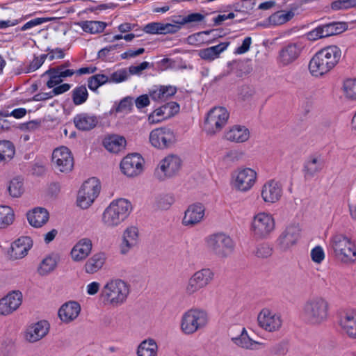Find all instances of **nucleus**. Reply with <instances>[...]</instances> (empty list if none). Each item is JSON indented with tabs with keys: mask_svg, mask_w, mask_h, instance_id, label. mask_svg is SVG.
<instances>
[{
	"mask_svg": "<svg viewBox=\"0 0 356 356\" xmlns=\"http://www.w3.org/2000/svg\"><path fill=\"white\" fill-rule=\"evenodd\" d=\"M341 50L336 45L326 47L316 52L309 63L310 74L321 77L330 72L339 62Z\"/></svg>",
	"mask_w": 356,
	"mask_h": 356,
	"instance_id": "f257e3e1",
	"label": "nucleus"
},
{
	"mask_svg": "<svg viewBox=\"0 0 356 356\" xmlns=\"http://www.w3.org/2000/svg\"><path fill=\"white\" fill-rule=\"evenodd\" d=\"M330 303L322 296L310 297L302 306L301 315L309 325L318 326L324 324L329 318Z\"/></svg>",
	"mask_w": 356,
	"mask_h": 356,
	"instance_id": "f03ea898",
	"label": "nucleus"
},
{
	"mask_svg": "<svg viewBox=\"0 0 356 356\" xmlns=\"http://www.w3.org/2000/svg\"><path fill=\"white\" fill-rule=\"evenodd\" d=\"M132 211L131 203L126 199L113 200L102 216L103 225L109 229L120 226L129 217Z\"/></svg>",
	"mask_w": 356,
	"mask_h": 356,
	"instance_id": "7ed1b4c3",
	"label": "nucleus"
},
{
	"mask_svg": "<svg viewBox=\"0 0 356 356\" xmlns=\"http://www.w3.org/2000/svg\"><path fill=\"white\" fill-rule=\"evenodd\" d=\"M130 286L121 279H112L103 286L100 298L105 305L118 307L126 302Z\"/></svg>",
	"mask_w": 356,
	"mask_h": 356,
	"instance_id": "20e7f679",
	"label": "nucleus"
},
{
	"mask_svg": "<svg viewBox=\"0 0 356 356\" xmlns=\"http://www.w3.org/2000/svg\"><path fill=\"white\" fill-rule=\"evenodd\" d=\"M330 245L336 258L343 264L356 262V246L350 238L342 234H335L330 241Z\"/></svg>",
	"mask_w": 356,
	"mask_h": 356,
	"instance_id": "39448f33",
	"label": "nucleus"
},
{
	"mask_svg": "<svg viewBox=\"0 0 356 356\" xmlns=\"http://www.w3.org/2000/svg\"><path fill=\"white\" fill-rule=\"evenodd\" d=\"M208 321V314L205 311L191 309L183 314L180 321V329L185 334H193L205 327Z\"/></svg>",
	"mask_w": 356,
	"mask_h": 356,
	"instance_id": "423d86ee",
	"label": "nucleus"
},
{
	"mask_svg": "<svg viewBox=\"0 0 356 356\" xmlns=\"http://www.w3.org/2000/svg\"><path fill=\"white\" fill-rule=\"evenodd\" d=\"M208 250L218 258L224 259L234 252L235 244L227 234L218 232L209 236L206 240Z\"/></svg>",
	"mask_w": 356,
	"mask_h": 356,
	"instance_id": "0eeeda50",
	"label": "nucleus"
},
{
	"mask_svg": "<svg viewBox=\"0 0 356 356\" xmlns=\"http://www.w3.org/2000/svg\"><path fill=\"white\" fill-rule=\"evenodd\" d=\"M100 189V183L95 177L90 178L84 181L78 192L77 206L83 209L89 208L98 197Z\"/></svg>",
	"mask_w": 356,
	"mask_h": 356,
	"instance_id": "6e6552de",
	"label": "nucleus"
},
{
	"mask_svg": "<svg viewBox=\"0 0 356 356\" xmlns=\"http://www.w3.org/2000/svg\"><path fill=\"white\" fill-rule=\"evenodd\" d=\"M257 177V172L254 169L240 167L232 173L231 184L236 191L247 192L254 185Z\"/></svg>",
	"mask_w": 356,
	"mask_h": 356,
	"instance_id": "1a4fd4ad",
	"label": "nucleus"
},
{
	"mask_svg": "<svg viewBox=\"0 0 356 356\" xmlns=\"http://www.w3.org/2000/svg\"><path fill=\"white\" fill-rule=\"evenodd\" d=\"M258 326L269 333L280 332L283 327L284 319L281 314L269 308H263L257 318Z\"/></svg>",
	"mask_w": 356,
	"mask_h": 356,
	"instance_id": "9d476101",
	"label": "nucleus"
},
{
	"mask_svg": "<svg viewBox=\"0 0 356 356\" xmlns=\"http://www.w3.org/2000/svg\"><path fill=\"white\" fill-rule=\"evenodd\" d=\"M275 222L273 216L266 212H260L253 217L251 230L256 238H268L275 230Z\"/></svg>",
	"mask_w": 356,
	"mask_h": 356,
	"instance_id": "9b49d317",
	"label": "nucleus"
},
{
	"mask_svg": "<svg viewBox=\"0 0 356 356\" xmlns=\"http://www.w3.org/2000/svg\"><path fill=\"white\" fill-rule=\"evenodd\" d=\"M229 118L228 111L222 106L211 108L207 113L204 122L206 131L209 134H215L222 130L226 125Z\"/></svg>",
	"mask_w": 356,
	"mask_h": 356,
	"instance_id": "f8f14e48",
	"label": "nucleus"
},
{
	"mask_svg": "<svg viewBox=\"0 0 356 356\" xmlns=\"http://www.w3.org/2000/svg\"><path fill=\"white\" fill-rule=\"evenodd\" d=\"M53 168L58 172L67 173L72 170L74 158L70 150L64 146L56 148L52 153Z\"/></svg>",
	"mask_w": 356,
	"mask_h": 356,
	"instance_id": "ddd939ff",
	"label": "nucleus"
},
{
	"mask_svg": "<svg viewBox=\"0 0 356 356\" xmlns=\"http://www.w3.org/2000/svg\"><path fill=\"white\" fill-rule=\"evenodd\" d=\"M305 46L301 42H290L282 47L277 57V62L282 67L294 63L300 57Z\"/></svg>",
	"mask_w": 356,
	"mask_h": 356,
	"instance_id": "4468645a",
	"label": "nucleus"
},
{
	"mask_svg": "<svg viewBox=\"0 0 356 356\" xmlns=\"http://www.w3.org/2000/svg\"><path fill=\"white\" fill-rule=\"evenodd\" d=\"M149 141L152 147L164 149L173 145L175 142V135L170 128L159 127L149 133Z\"/></svg>",
	"mask_w": 356,
	"mask_h": 356,
	"instance_id": "2eb2a0df",
	"label": "nucleus"
},
{
	"mask_svg": "<svg viewBox=\"0 0 356 356\" xmlns=\"http://www.w3.org/2000/svg\"><path fill=\"white\" fill-rule=\"evenodd\" d=\"M213 273L209 268H203L195 272L188 280L185 288L188 295H193L206 287L213 280Z\"/></svg>",
	"mask_w": 356,
	"mask_h": 356,
	"instance_id": "dca6fc26",
	"label": "nucleus"
},
{
	"mask_svg": "<svg viewBox=\"0 0 356 356\" xmlns=\"http://www.w3.org/2000/svg\"><path fill=\"white\" fill-rule=\"evenodd\" d=\"M181 161L177 155H168L162 159L155 170V175L159 179H164L175 175L181 168Z\"/></svg>",
	"mask_w": 356,
	"mask_h": 356,
	"instance_id": "f3484780",
	"label": "nucleus"
},
{
	"mask_svg": "<svg viewBox=\"0 0 356 356\" xmlns=\"http://www.w3.org/2000/svg\"><path fill=\"white\" fill-rule=\"evenodd\" d=\"M205 213L206 208L202 203L191 204L185 210L181 223L185 227H194L204 220Z\"/></svg>",
	"mask_w": 356,
	"mask_h": 356,
	"instance_id": "a211bd4d",
	"label": "nucleus"
},
{
	"mask_svg": "<svg viewBox=\"0 0 356 356\" xmlns=\"http://www.w3.org/2000/svg\"><path fill=\"white\" fill-rule=\"evenodd\" d=\"M346 24L342 22H332L319 26L307 33L310 40L329 37L342 33L346 30Z\"/></svg>",
	"mask_w": 356,
	"mask_h": 356,
	"instance_id": "6ab92c4d",
	"label": "nucleus"
},
{
	"mask_svg": "<svg viewBox=\"0 0 356 356\" xmlns=\"http://www.w3.org/2000/svg\"><path fill=\"white\" fill-rule=\"evenodd\" d=\"M143 162V159L138 154H129L122 160L120 168L127 177H136L142 172Z\"/></svg>",
	"mask_w": 356,
	"mask_h": 356,
	"instance_id": "aec40b11",
	"label": "nucleus"
},
{
	"mask_svg": "<svg viewBox=\"0 0 356 356\" xmlns=\"http://www.w3.org/2000/svg\"><path fill=\"white\" fill-rule=\"evenodd\" d=\"M282 195V185L274 179L266 181L261 190V197L266 204H275L279 202Z\"/></svg>",
	"mask_w": 356,
	"mask_h": 356,
	"instance_id": "412c9836",
	"label": "nucleus"
},
{
	"mask_svg": "<svg viewBox=\"0 0 356 356\" xmlns=\"http://www.w3.org/2000/svg\"><path fill=\"white\" fill-rule=\"evenodd\" d=\"M300 234L299 224H291L286 227L277 239L280 249L287 250L296 244Z\"/></svg>",
	"mask_w": 356,
	"mask_h": 356,
	"instance_id": "4be33fe9",
	"label": "nucleus"
},
{
	"mask_svg": "<svg viewBox=\"0 0 356 356\" xmlns=\"http://www.w3.org/2000/svg\"><path fill=\"white\" fill-rule=\"evenodd\" d=\"M23 296L19 291H13L0 299V314L10 315L22 303Z\"/></svg>",
	"mask_w": 356,
	"mask_h": 356,
	"instance_id": "5701e85b",
	"label": "nucleus"
},
{
	"mask_svg": "<svg viewBox=\"0 0 356 356\" xmlns=\"http://www.w3.org/2000/svg\"><path fill=\"white\" fill-rule=\"evenodd\" d=\"M139 242V231L137 227L128 226L122 235L120 252L122 254H128Z\"/></svg>",
	"mask_w": 356,
	"mask_h": 356,
	"instance_id": "b1692460",
	"label": "nucleus"
},
{
	"mask_svg": "<svg viewBox=\"0 0 356 356\" xmlns=\"http://www.w3.org/2000/svg\"><path fill=\"white\" fill-rule=\"evenodd\" d=\"M33 247V241L29 236H21L11 245L8 252L10 258L16 260L24 258Z\"/></svg>",
	"mask_w": 356,
	"mask_h": 356,
	"instance_id": "393cba45",
	"label": "nucleus"
},
{
	"mask_svg": "<svg viewBox=\"0 0 356 356\" xmlns=\"http://www.w3.org/2000/svg\"><path fill=\"white\" fill-rule=\"evenodd\" d=\"M49 329V325L46 321H40L29 325L24 332L25 339L31 343L38 341L44 337Z\"/></svg>",
	"mask_w": 356,
	"mask_h": 356,
	"instance_id": "a878e982",
	"label": "nucleus"
},
{
	"mask_svg": "<svg viewBox=\"0 0 356 356\" xmlns=\"http://www.w3.org/2000/svg\"><path fill=\"white\" fill-rule=\"evenodd\" d=\"M92 248V243L90 238L80 239L70 252L72 259L76 262L84 261L91 253Z\"/></svg>",
	"mask_w": 356,
	"mask_h": 356,
	"instance_id": "bb28decb",
	"label": "nucleus"
},
{
	"mask_svg": "<svg viewBox=\"0 0 356 356\" xmlns=\"http://www.w3.org/2000/svg\"><path fill=\"white\" fill-rule=\"evenodd\" d=\"M231 341L237 347L248 350H257L265 346V343L250 338L245 327L242 328L238 336L232 337Z\"/></svg>",
	"mask_w": 356,
	"mask_h": 356,
	"instance_id": "cd10ccee",
	"label": "nucleus"
},
{
	"mask_svg": "<svg viewBox=\"0 0 356 356\" xmlns=\"http://www.w3.org/2000/svg\"><path fill=\"white\" fill-rule=\"evenodd\" d=\"M81 312V305L76 301H69L63 304L58 310L60 319L68 323L75 320Z\"/></svg>",
	"mask_w": 356,
	"mask_h": 356,
	"instance_id": "c85d7f7f",
	"label": "nucleus"
},
{
	"mask_svg": "<svg viewBox=\"0 0 356 356\" xmlns=\"http://www.w3.org/2000/svg\"><path fill=\"white\" fill-rule=\"evenodd\" d=\"M29 223L33 227H42L49 220V216L47 209L41 207L35 208L27 213Z\"/></svg>",
	"mask_w": 356,
	"mask_h": 356,
	"instance_id": "c756f323",
	"label": "nucleus"
},
{
	"mask_svg": "<svg viewBox=\"0 0 356 356\" xmlns=\"http://www.w3.org/2000/svg\"><path fill=\"white\" fill-rule=\"evenodd\" d=\"M250 138V131L247 127L242 125H234L225 133L227 140L235 143H243Z\"/></svg>",
	"mask_w": 356,
	"mask_h": 356,
	"instance_id": "7c9ffc66",
	"label": "nucleus"
},
{
	"mask_svg": "<svg viewBox=\"0 0 356 356\" xmlns=\"http://www.w3.org/2000/svg\"><path fill=\"white\" fill-rule=\"evenodd\" d=\"M340 325L350 337L356 339V312L344 314L340 319Z\"/></svg>",
	"mask_w": 356,
	"mask_h": 356,
	"instance_id": "2f4dec72",
	"label": "nucleus"
},
{
	"mask_svg": "<svg viewBox=\"0 0 356 356\" xmlns=\"http://www.w3.org/2000/svg\"><path fill=\"white\" fill-rule=\"evenodd\" d=\"M229 42H222L217 45L200 49L198 56L203 60L207 61H212L220 56L229 46Z\"/></svg>",
	"mask_w": 356,
	"mask_h": 356,
	"instance_id": "473e14b6",
	"label": "nucleus"
},
{
	"mask_svg": "<svg viewBox=\"0 0 356 356\" xmlns=\"http://www.w3.org/2000/svg\"><path fill=\"white\" fill-rule=\"evenodd\" d=\"M106 260V257L103 252H98L93 254L88 259L84 266L86 273L94 274L100 270Z\"/></svg>",
	"mask_w": 356,
	"mask_h": 356,
	"instance_id": "72a5a7b5",
	"label": "nucleus"
},
{
	"mask_svg": "<svg viewBox=\"0 0 356 356\" xmlns=\"http://www.w3.org/2000/svg\"><path fill=\"white\" fill-rule=\"evenodd\" d=\"M103 145L110 152L117 153L124 148L126 140L121 136L111 135L104 139Z\"/></svg>",
	"mask_w": 356,
	"mask_h": 356,
	"instance_id": "f704fd0d",
	"label": "nucleus"
},
{
	"mask_svg": "<svg viewBox=\"0 0 356 356\" xmlns=\"http://www.w3.org/2000/svg\"><path fill=\"white\" fill-rule=\"evenodd\" d=\"M97 118L94 115H89L86 113L77 115L74 118V123L76 127L82 131H88L97 125Z\"/></svg>",
	"mask_w": 356,
	"mask_h": 356,
	"instance_id": "c9c22d12",
	"label": "nucleus"
},
{
	"mask_svg": "<svg viewBox=\"0 0 356 356\" xmlns=\"http://www.w3.org/2000/svg\"><path fill=\"white\" fill-rule=\"evenodd\" d=\"M176 92V87L172 86H162L150 91L149 95L152 100L162 102L173 96Z\"/></svg>",
	"mask_w": 356,
	"mask_h": 356,
	"instance_id": "e433bc0d",
	"label": "nucleus"
},
{
	"mask_svg": "<svg viewBox=\"0 0 356 356\" xmlns=\"http://www.w3.org/2000/svg\"><path fill=\"white\" fill-rule=\"evenodd\" d=\"M157 353L158 345L152 338L142 341L136 350L137 356H157Z\"/></svg>",
	"mask_w": 356,
	"mask_h": 356,
	"instance_id": "4c0bfd02",
	"label": "nucleus"
},
{
	"mask_svg": "<svg viewBox=\"0 0 356 356\" xmlns=\"http://www.w3.org/2000/svg\"><path fill=\"white\" fill-rule=\"evenodd\" d=\"M323 167V161L318 156H310L305 163L304 175L306 178H311L318 173Z\"/></svg>",
	"mask_w": 356,
	"mask_h": 356,
	"instance_id": "58836bf2",
	"label": "nucleus"
},
{
	"mask_svg": "<svg viewBox=\"0 0 356 356\" xmlns=\"http://www.w3.org/2000/svg\"><path fill=\"white\" fill-rule=\"evenodd\" d=\"M294 17V13L291 10H280L272 14L268 18V22L270 25L280 26Z\"/></svg>",
	"mask_w": 356,
	"mask_h": 356,
	"instance_id": "ea45409f",
	"label": "nucleus"
},
{
	"mask_svg": "<svg viewBox=\"0 0 356 356\" xmlns=\"http://www.w3.org/2000/svg\"><path fill=\"white\" fill-rule=\"evenodd\" d=\"M58 257L51 254L44 258L40 262L38 272L40 275H47L52 272L56 267Z\"/></svg>",
	"mask_w": 356,
	"mask_h": 356,
	"instance_id": "a19ab883",
	"label": "nucleus"
},
{
	"mask_svg": "<svg viewBox=\"0 0 356 356\" xmlns=\"http://www.w3.org/2000/svg\"><path fill=\"white\" fill-rule=\"evenodd\" d=\"M15 214L11 207L0 206V229H5L14 222Z\"/></svg>",
	"mask_w": 356,
	"mask_h": 356,
	"instance_id": "79ce46f5",
	"label": "nucleus"
},
{
	"mask_svg": "<svg viewBox=\"0 0 356 356\" xmlns=\"http://www.w3.org/2000/svg\"><path fill=\"white\" fill-rule=\"evenodd\" d=\"M343 94L346 99L356 101V78H348L343 81Z\"/></svg>",
	"mask_w": 356,
	"mask_h": 356,
	"instance_id": "37998d69",
	"label": "nucleus"
},
{
	"mask_svg": "<svg viewBox=\"0 0 356 356\" xmlns=\"http://www.w3.org/2000/svg\"><path fill=\"white\" fill-rule=\"evenodd\" d=\"M15 154V147L8 140L0 141V163L10 161Z\"/></svg>",
	"mask_w": 356,
	"mask_h": 356,
	"instance_id": "c03bdc74",
	"label": "nucleus"
},
{
	"mask_svg": "<svg viewBox=\"0 0 356 356\" xmlns=\"http://www.w3.org/2000/svg\"><path fill=\"white\" fill-rule=\"evenodd\" d=\"M82 29L87 33L95 34L102 32L106 24L100 21H86L79 24Z\"/></svg>",
	"mask_w": 356,
	"mask_h": 356,
	"instance_id": "a18cd8bd",
	"label": "nucleus"
},
{
	"mask_svg": "<svg viewBox=\"0 0 356 356\" xmlns=\"http://www.w3.org/2000/svg\"><path fill=\"white\" fill-rule=\"evenodd\" d=\"M243 152L238 149L230 150L221 158V161L225 165H232L243 159Z\"/></svg>",
	"mask_w": 356,
	"mask_h": 356,
	"instance_id": "49530a36",
	"label": "nucleus"
},
{
	"mask_svg": "<svg viewBox=\"0 0 356 356\" xmlns=\"http://www.w3.org/2000/svg\"><path fill=\"white\" fill-rule=\"evenodd\" d=\"M88 92L84 86L75 88L72 90V99L75 105L83 104L88 99Z\"/></svg>",
	"mask_w": 356,
	"mask_h": 356,
	"instance_id": "de8ad7c7",
	"label": "nucleus"
},
{
	"mask_svg": "<svg viewBox=\"0 0 356 356\" xmlns=\"http://www.w3.org/2000/svg\"><path fill=\"white\" fill-rule=\"evenodd\" d=\"M106 83H108V76L102 74H97L89 78L88 86L91 90L96 91L99 87Z\"/></svg>",
	"mask_w": 356,
	"mask_h": 356,
	"instance_id": "09e8293b",
	"label": "nucleus"
},
{
	"mask_svg": "<svg viewBox=\"0 0 356 356\" xmlns=\"http://www.w3.org/2000/svg\"><path fill=\"white\" fill-rule=\"evenodd\" d=\"M174 201L175 200L172 195L165 194L158 196L155 203L158 209L167 210L171 207Z\"/></svg>",
	"mask_w": 356,
	"mask_h": 356,
	"instance_id": "8fccbe9b",
	"label": "nucleus"
},
{
	"mask_svg": "<svg viewBox=\"0 0 356 356\" xmlns=\"http://www.w3.org/2000/svg\"><path fill=\"white\" fill-rule=\"evenodd\" d=\"M8 191L10 195L14 197H19L23 193V184L19 178L13 179L10 181Z\"/></svg>",
	"mask_w": 356,
	"mask_h": 356,
	"instance_id": "3c124183",
	"label": "nucleus"
},
{
	"mask_svg": "<svg viewBox=\"0 0 356 356\" xmlns=\"http://www.w3.org/2000/svg\"><path fill=\"white\" fill-rule=\"evenodd\" d=\"M46 74L50 76L49 80L47 83V86L49 88H54L56 85L62 82L61 76H60L58 70H56L55 67L47 70L42 76Z\"/></svg>",
	"mask_w": 356,
	"mask_h": 356,
	"instance_id": "603ef678",
	"label": "nucleus"
},
{
	"mask_svg": "<svg viewBox=\"0 0 356 356\" xmlns=\"http://www.w3.org/2000/svg\"><path fill=\"white\" fill-rule=\"evenodd\" d=\"M129 72L126 69H120L113 72L108 77V83H119L128 79Z\"/></svg>",
	"mask_w": 356,
	"mask_h": 356,
	"instance_id": "864d4df0",
	"label": "nucleus"
},
{
	"mask_svg": "<svg viewBox=\"0 0 356 356\" xmlns=\"http://www.w3.org/2000/svg\"><path fill=\"white\" fill-rule=\"evenodd\" d=\"M165 113L163 112L161 106L159 108L154 110L152 113H151L148 116V122L149 124H154L162 122L163 120L168 119V117L165 116Z\"/></svg>",
	"mask_w": 356,
	"mask_h": 356,
	"instance_id": "5fc2aeb1",
	"label": "nucleus"
},
{
	"mask_svg": "<svg viewBox=\"0 0 356 356\" xmlns=\"http://www.w3.org/2000/svg\"><path fill=\"white\" fill-rule=\"evenodd\" d=\"M204 15H203L202 14L194 13L184 16V19H183L180 23L193 25L195 24L201 22L202 21L204 20Z\"/></svg>",
	"mask_w": 356,
	"mask_h": 356,
	"instance_id": "6e6d98bb",
	"label": "nucleus"
},
{
	"mask_svg": "<svg viewBox=\"0 0 356 356\" xmlns=\"http://www.w3.org/2000/svg\"><path fill=\"white\" fill-rule=\"evenodd\" d=\"M161 108L165 113V116L168 117V118L177 113L179 111V105L175 102H168L163 105Z\"/></svg>",
	"mask_w": 356,
	"mask_h": 356,
	"instance_id": "4d7b16f0",
	"label": "nucleus"
},
{
	"mask_svg": "<svg viewBox=\"0 0 356 356\" xmlns=\"http://www.w3.org/2000/svg\"><path fill=\"white\" fill-rule=\"evenodd\" d=\"M273 252L271 247L266 243L259 245L256 250L255 254L259 258H268Z\"/></svg>",
	"mask_w": 356,
	"mask_h": 356,
	"instance_id": "13d9d810",
	"label": "nucleus"
},
{
	"mask_svg": "<svg viewBox=\"0 0 356 356\" xmlns=\"http://www.w3.org/2000/svg\"><path fill=\"white\" fill-rule=\"evenodd\" d=\"M162 22H151L146 24L143 31L149 34H162Z\"/></svg>",
	"mask_w": 356,
	"mask_h": 356,
	"instance_id": "bf43d9fd",
	"label": "nucleus"
},
{
	"mask_svg": "<svg viewBox=\"0 0 356 356\" xmlns=\"http://www.w3.org/2000/svg\"><path fill=\"white\" fill-rule=\"evenodd\" d=\"M353 7H355L354 0H338L334 1L331 5L332 9L335 10L348 9Z\"/></svg>",
	"mask_w": 356,
	"mask_h": 356,
	"instance_id": "052dcab7",
	"label": "nucleus"
},
{
	"mask_svg": "<svg viewBox=\"0 0 356 356\" xmlns=\"http://www.w3.org/2000/svg\"><path fill=\"white\" fill-rule=\"evenodd\" d=\"M311 258L316 264H321L325 259V253L321 246H316L311 251Z\"/></svg>",
	"mask_w": 356,
	"mask_h": 356,
	"instance_id": "680f3d73",
	"label": "nucleus"
},
{
	"mask_svg": "<svg viewBox=\"0 0 356 356\" xmlns=\"http://www.w3.org/2000/svg\"><path fill=\"white\" fill-rule=\"evenodd\" d=\"M47 58V55L46 54H42L39 57L34 58L29 66L28 72H33L38 70L44 63Z\"/></svg>",
	"mask_w": 356,
	"mask_h": 356,
	"instance_id": "e2e57ef3",
	"label": "nucleus"
},
{
	"mask_svg": "<svg viewBox=\"0 0 356 356\" xmlns=\"http://www.w3.org/2000/svg\"><path fill=\"white\" fill-rule=\"evenodd\" d=\"M50 21L49 18H44V17H39V18H35L33 19H31L26 22L22 28L21 31H26L28 30L32 27L36 26L38 25L42 24V23L47 22Z\"/></svg>",
	"mask_w": 356,
	"mask_h": 356,
	"instance_id": "0e129e2a",
	"label": "nucleus"
},
{
	"mask_svg": "<svg viewBox=\"0 0 356 356\" xmlns=\"http://www.w3.org/2000/svg\"><path fill=\"white\" fill-rule=\"evenodd\" d=\"M132 106V98L127 97L120 101L118 107L117 112H122L124 111H130Z\"/></svg>",
	"mask_w": 356,
	"mask_h": 356,
	"instance_id": "69168bd1",
	"label": "nucleus"
},
{
	"mask_svg": "<svg viewBox=\"0 0 356 356\" xmlns=\"http://www.w3.org/2000/svg\"><path fill=\"white\" fill-rule=\"evenodd\" d=\"M162 34L176 33L179 31V25L172 23H162Z\"/></svg>",
	"mask_w": 356,
	"mask_h": 356,
	"instance_id": "338daca9",
	"label": "nucleus"
},
{
	"mask_svg": "<svg viewBox=\"0 0 356 356\" xmlns=\"http://www.w3.org/2000/svg\"><path fill=\"white\" fill-rule=\"evenodd\" d=\"M251 43H252L251 38L246 37L243 40L242 44L235 50L234 53L236 54H243L246 53L249 50Z\"/></svg>",
	"mask_w": 356,
	"mask_h": 356,
	"instance_id": "774afa93",
	"label": "nucleus"
}]
</instances>
